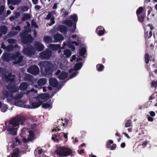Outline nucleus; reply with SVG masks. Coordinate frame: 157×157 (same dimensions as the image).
<instances>
[{"instance_id":"obj_60","label":"nucleus","mask_w":157,"mask_h":157,"mask_svg":"<svg viewBox=\"0 0 157 157\" xmlns=\"http://www.w3.org/2000/svg\"><path fill=\"white\" fill-rule=\"evenodd\" d=\"M149 114L150 116L152 117H154L155 115V113L153 111H151L149 113Z\"/></svg>"},{"instance_id":"obj_40","label":"nucleus","mask_w":157,"mask_h":157,"mask_svg":"<svg viewBox=\"0 0 157 157\" xmlns=\"http://www.w3.org/2000/svg\"><path fill=\"white\" fill-rule=\"evenodd\" d=\"M49 94L48 93L42 94H40L39 97L42 99H45L48 97Z\"/></svg>"},{"instance_id":"obj_22","label":"nucleus","mask_w":157,"mask_h":157,"mask_svg":"<svg viewBox=\"0 0 157 157\" xmlns=\"http://www.w3.org/2000/svg\"><path fill=\"white\" fill-rule=\"evenodd\" d=\"M58 30L62 33H67V28L64 25H60L58 27Z\"/></svg>"},{"instance_id":"obj_1","label":"nucleus","mask_w":157,"mask_h":157,"mask_svg":"<svg viewBox=\"0 0 157 157\" xmlns=\"http://www.w3.org/2000/svg\"><path fill=\"white\" fill-rule=\"evenodd\" d=\"M26 120V117L23 115H18L17 117H13L10 121V124L13 127L9 128L7 130L10 134L15 135L17 134V128L15 127L18 126L20 124L24 125V122Z\"/></svg>"},{"instance_id":"obj_23","label":"nucleus","mask_w":157,"mask_h":157,"mask_svg":"<svg viewBox=\"0 0 157 157\" xmlns=\"http://www.w3.org/2000/svg\"><path fill=\"white\" fill-rule=\"evenodd\" d=\"M20 153L19 149L16 148L13 150L12 153L11 157H18Z\"/></svg>"},{"instance_id":"obj_8","label":"nucleus","mask_w":157,"mask_h":157,"mask_svg":"<svg viewBox=\"0 0 157 157\" xmlns=\"http://www.w3.org/2000/svg\"><path fill=\"white\" fill-rule=\"evenodd\" d=\"M52 51L48 50H46L41 52L40 57L42 59H49L52 55Z\"/></svg>"},{"instance_id":"obj_13","label":"nucleus","mask_w":157,"mask_h":157,"mask_svg":"<svg viewBox=\"0 0 157 157\" xmlns=\"http://www.w3.org/2000/svg\"><path fill=\"white\" fill-rule=\"evenodd\" d=\"M34 46L36 50L38 51H42L44 47L42 44L38 41L35 42Z\"/></svg>"},{"instance_id":"obj_32","label":"nucleus","mask_w":157,"mask_h":157,"mask_svg":"<svg viewBox=\"0 0 157 157\" xmlns=\"http://www.w3.org/2000/svg\"><path fill=\"white\" fill-rule=\"evenodd\" d=\"M70 18L72 20L74 23H76L78 21V16L76 14H75L73 15H71Z\"/></svg>"},{"instance_id":"obj_41","label":"nucleus","mask_w":157,"mask_h":157,"mask_svg":"<svg viewBox=\"0 0 157 157\" xmlns=\"http://www.w3.org/2000/svg\"><path fill=\"white\" fill-rule=\"evenodd\" d=\"M23 94L22 93H20L14 96H13V99L17 100L21 98L23 96Z\"/></svg>"},{"instance_id":"obj_30","label":"nucleus","mask_w":157,"mask_h":157,"mask_svg":"<svg viewBox=\"0 0 157 157\" xmlns=\"http://www.w3.org/2000/svg\"><path fill=\"white\" fill-rule=\"evenodd\" d=\"M44 41L48 43L52 42V38L48 36H44Z\"/></svg>"},{"instance_id":"obj_47","label":"nucleus","mask_w":157,"mask_h":157,"mask_svg":"<svg viewBox=\"0 0 157 157\" xmlns=\"http://www.w3.org/2000/svg\"><path fill=\"white\" fill-rule=\"evenodd\" d=\"M31 25L33 27H34L35 28H37L39 27V26L36 21H33V20L31 22Z\"/></svg>"},{"instance_id":"obj_43","label":"nucleus","mask_w":157,"mask_h":157,"mask_svg":"<svg viewBox=\"0 0 157 157\" xmlns=\"http://www.w3.org/2000/svg\"><path fill=\"white\" fill-rule=\"evenodd\" d=\"M28 132H29V135L28 139L29 140H31L33 139V138L34 137V133L32 131H29Z\"/></svg>"},{"instance_id":"obj_11","label":"nucleus","mask_w":157,"mask_h":157,"mask_svg":"<svg viewBox=\"0 0 157 157\" xmlns=\"http://www.w3.org/2000/svg\"><path fill=\"white\" fill-rule=\"evenodd\" d=\"M6 88L12 94L18 92L19 90L18 87L16 85H12L11 84H8L6 86Z\"/></svg>"},{"instance_id":"obj_24","label":"nucleus","mask_w":157,"mask_h":157,"mask_svg":"<svg viewBox=\"0 0 157 157\" xmlns=\"http://www.w3.org/2000/svg\"><path fill=\"white\" fill-rule=\"evenodd\" d=\"M42 101L39 100L38 102H33L32 103V106L33 108H36L40 106L42 104Z\"/></svg>"},{"instance_id":"obj_27","label":"nucleus","mask_w":157,"mask_h":157,"mask_svg":"<svg viewBox=\"0 0 157 157\" xmlns=\"http://www.w3.org/2000/svg\"><path fill=\"white\" fill-rule=\"evenodd\" d=\"M61 11L62 13L61 17L63 18H65L67 17L69 14V12L67 11L64 8H62L61 10Z\"/></svg>"},{"instance_id":"obj_5","label":"nucleus","mask_w":157,"mask_h":157,"mask_svg":"<svg viewBox=\"0 0 157 157\" xmlns=\"http://www.w3.org/2000/svg\"><path fill=\"white\" fill-rule=\"evenodd\" d=\"M143 11L144 8L142 6H140L137 9L136 12L138 20L141 23L143 22L146 17V13Z\"/></svg>"},{"instance_id":"obj_48","label":"nucleus","mask_w":157,"mask_h":157,"mask_svg":"<svg viewBox=\"0 0 157 157\" xmlns=\"http://www.w3.org/2000/svg\"><path fill=\"white\" fill-rule=\"evenodd\" d=\"M151 87L156 88L157 87V81H152L151 83Z\"/></svg>"},{"instance_id":"obj_38","label":"nucleus","mask_w":157,"mask_h":157,"mask_svg":"<svg viewBox=\"0 0 157 157\" xmlns=\"http://www.w3.org/2000/svg\"><path fill=\"white\" fill-rule=\"evenodd\" d=\"M64 54L68 58L71 56V53L69 50L66 49L64 51Z\"/></svg>"},{"instance_id":"obj_31","label":"nucleus","mask_w":157,"mask_h":157,"mask_svg":"<svg viewBox=\"0 0 157 157\" xmlns=\"http://www.w3.org/2000/svg\"><path fill=\"white\" fill-rule=\"evenodd\" d=\"M7 30V28L6 26H2L0 28V32L2 34L5 35L6 33Z\"/></svg>"},{"instance_id":"obj_39","label":"nucleus","mask_w":157,"mask_h":157,"mask_svg":"<svg viewBox=\"0 0 157 157\" xmlns=\"http://www.w3.org/2000/svg\"><path fill=\"white\" fill-rule=\"evenodd\" d=\"M12 48L13 47L12 46H8L7 48L3 42L2 43L1 48L5 50L7 48V49L9 50H11L12 49Z\"/></svg>"},{"instance_id":"obj_61","label":"nucleus","mask_w":157,"mask_h":157,"mask_svg":"<svg viewBox=\"0 0 157 157\" xmlns=\"http://www.w3.org/2000/svg\"><path fill=\"white\" fill-rule=\"evenodd\" d=\"M14 29L16 30H21V28L20 26L18 25L14 28Z\"/></svg>"},{"instance_id":"obj_49","label":"nucleus","mask_w":157,"mask_h":157,"mask_svg":"<svg viewBox=\"0 0 157 157\" xmlns=\"http://www.w3.org/2000/svg\"><path fill=\"white\" fill-rule=\"evenodd\" d=\"M51 22L49 24V26H51L55 24V17L53 16L51 19Z\"/></svg>"},{"instance_id":"obj_35","label":"nucleus","mask_w":157,"mask_h":157,"mask_svg":"<svg viewBox=\"0 0 157 157\" xmlns=\"http://www.w3.org/2000/svg\"><path fill=\"white\" fill-rule=\"evenodd\" d=\"M150 60V56L148 54L146 53L144 55V60L145 63L147 64L149 63Z\"/></svg>"},{"instance_id":"obj_51","label":"nucleus","mask_w":157,"mask_h":157,"mask_svg":"<svg viewBox=\"0 0 157 157\" xmlns=\"http://www.w3.org/2000/svg\"><path fill=\"white\" fill-rule=\"evenodd\" d=\"M78 72L77 71L74 72L70 75V78H71L75 77L78 75Z\"/></svg>"},{"instance_id":"obj_36","label":"nucleus","mask_w":157,"mask_h":157,"mask_svg":"<svg viewBox=\"0 0 157 157\" xmlns=\"http://www.w3.org/2000/svg\"><path fill=\"white\" fill-rule=\"evenodd\" d=\"M148 31H147L145 33L144 37L146 39L150 38L152 36V33L151 30L150 31L149 34H148Z\"/></svg>"},{"instance_id":"obj_34","label":"nucleus","mask_w":157,"mask_h":157,"mask_svg":"<svg viewBox=\"0 0 157 157\" xmlns=\"http://www.w3.org/2000/svg\"><path fill=\"white\" fill-rule=\"evenodd\" d=\"M86 51V49L84 47L82 48L80 50L79 55L81 56H83V58L85 57V56H84Z\"/></svg>"},{"instance_id":"obj_21","label":"nucleus","mask_w":157,"mask_h":157,"mask_svg":"<svg viewBox=\"0 0 157 157\" xmlns=\"http://www.w3.org/2000/svg\"><path fill=\"white\" fill-rule=\"evenodd\" d=\"M29 86V84L27 82H22L20 84L19 89L21 91L25 90L28 89Z\"/></svg>"},{"instance_id":"obj_17","label":"nucleus","mask_w":157,"mask_h":157,"mask_svg":"<svg viewBox=\"0 0 157 157\" xmlns=\"http://www.w3.org/2000/svg\"><path fill=\"white\" fill-rule=\"evenodd\" d=\"M105 32L104 28L101 26H98L96 29V32L99 36H102Z\"/></svg>"},{"instance_id":"obj_46","label":"nucleus","mask_w":157,"mask_h":157,"mask_svg":"<svg viewBox=\"0 0 157 157\" xmlns=\"http://www.w3.org/2000/svg\"><path fill=\"white\" fill-rule=\"evenodd\" d=\"M51 105L49 103H46L42 105V107L44 109H47L50 107Z\"/></svg>"},{"instance_id":"obj_4","label":"nucleus","mask_w":157,"mask_h":157,"mask_svg":"<svg viewBox=\"0 0 157 157\" xmlns=\"http://www.w3.org/2000/svg\"><path fill=\"white\" fill-rule=\"evenodd\" d=\"M55 152L60 157H66L72 155V151L69 148L60 147L57 148L55 151Z\"/></svg>"},{"instance_id":"obj_57","label":"nucleus","mask_w":157,"mask_h":157,"mask_svg":"<svg viewBox=\"0 0 157 157\" xmlns=\"http://www.w3.org/2000/svg\"><path fill=\"white\" fill-rule=\"evenodd\" d=\"M156 94V95H157V92H155L149 98V100H151L155 98V97L154 96V95Z\"/></svg>"},{"instance_id":"obj_14","label":"nucleus","mask_w":157,"mask_h":157,"mask_svg":"<svg viewBox=\"0 0 157 157\" xmlns=\"http://www.w3.org/2000/svg\"><path fill=\"white\" fill-rule=\"evenodd\" d=\"M15 77L14 75H12L11 73H10L7 75L5 76V78L7 82L12 83L14 82Z\"/></svg>"},{"instance_id":"obj_25","label":"nucleus","mask_w":157,"mask_h":157,"mask_svg":"<svg viewBox=\"0 0 157 157\" xmlns=\"http://www.w3.org/2000/svg\"><path fill=\"white\" fill-rule=\"evenodd\" d=\"M21 2V0H7V4L8 5H18Z\"/></svg>"},{"instance_id":"obj_44","label":"nucleus","mask_w":157,"mask_h":157,"mask_svg":"<svg viewBox=\"0 0 157 157\" xmlns=\"http://www.w3.org/2000/svg\"><path fill=\"white\" fill-rule=\"evenodd\" d=\"M113 141L112 140H109L107 142L106 145V147L107 148H110V147L111 146V144H113Z\"/></svg>"},{"instance_id":"obj_10","label":"nucleus","mask_w":157,"mask_h":157,"mask_svg":"<svg viewBox=\"0 0 157 157\" xmlns=\"http://www.w3.org/2000/svg\"><path fill=\"white\" fill-rule=\"evenodd\" d=\"M56 75H58V78L60 80H64L68 76L67 73L65 71H61L59 70H58L55 73Z\"/></svg>"},{"instance_id":"obj_62","label":"nucleus","mask_w":157,"mask_h":157,"mask_svg":"<svg viewBox=\"0 0 157 157\" xmlns=\"http://www.w3.org/2000/svg\"><path fill=\"white\" fill-rule=\"evenodd\" d=\"M16 19L14 16H12L10 17V20L11 21H14Z\"/></svg>"},{"instance_id":"obj_16","label":"nucleus","mask_w":157,"mask_h":157,"mask_svg":"<svg viewBox=\"0 0 157 157\" xmlns=\"http://www.w3.org/2000/svg\"><path fill=\"white\" fill-rule=\"evenodd\" d=\"M49 83L51 86L55 87H57L59 84L56 79L52 78H51L49 79Z\"/></svg>"},{"instance_id":"obj_53","label":"nucleus","mask_w":157,"mask_h":157,"mask_svg":"<svg viewBox=\"0 0 157 157\" xmlns=\"http://www.w3.org/2000/svg\"><path fill=\"white\" fill-rule=\"evenodd\" d=\"M5 9V7L3 6H0V15L2 14Z\"/></svg>"},{"instance_id":"obj_2","label":"nucleus","mask_w":157,"mask_h":157,"mask_svg":"<svg viewBox=\"0 0 157 157\" xmlns=\"http://www.w3.org/2000/svg\"><path fill=\"white\" fill-rule=\"evenodd\" d=\"M41 72L44 75H50L53 71V65L50 61H43L39 63Z\"/></svg>"},{"instance_id":"obj_3","label":"nucleus","mask_w":157,"mask_h":157,"mask_svg":"<svg viewBox=\"0 0 157 157\" xmlns=\"http://www.w3.org/2000/svg\"><path fill=\"white\" fill-rule=\"evenodd\" d=\"M24 28L25 30L20 33L19 35L21 38V42L24 44H28L33 42V38L31 34H28L31 31V29H29L28 30H27L26 26H25Z\"/></svg>"},{"instance_id":"obj_50","label":"nucleus","mask_w":157,"mask_h":157,"mask_svg":"<svg viewBox=\"0 0 157 157\" xmlns=\"http://www.w3.org/2000/svg\"><path fill=\"white\" fill-rule=\"evenodd\" d=\"M8 43L10 44H14L16 43V40L13 39H8Z\"/></svg>"},{"instance_id":"obj_28","label":"nucleus","mask_w":157,"mask_h":157,"mask_svg":"<svg viewBox=\"0 0 157 157\" xmlns=\"http://www.w3.org/2000/svg\"><path fill=\"white\" fill-rule=\"evenodd\" d=\"M83 65L82 63L79 62L75 64L74 67V70L76 71L80 69Z\"/></svg>"},{"instance_id":"obj_12","label":"nucleus","mask_w":157,"mask_h":157,"mask_svg":"<svg viewBox=\"0 0 157 157\" xmlns=\"http://www.w3.org/2000/svg\"><path fill=\"white\" fill-rule=\"evenodd\" d=\"M24 80L28 82L31 84H33L36 81L33 76L31 75L26 73L24 77Z\"/></svg>"},{"instance_id":"obj_42","label":"nucleus","mask_w":157,"mask_h":157,"mask_svg":"<svg viewBox=\"0 0 157 157\" xmlns=\"http://www.w3.org/2000/svg\"><path fill=\"white\" fill-rule=\"evenodd\" d=\"M53 14H55V11H53L50 12H49L48 13V14L47 15V17L46 18V19L49 20L50 19H51V18L53 16L52 15Z\"/></svg>"},{"instance_id":"obj_64","label":"nucleus","mask_w":157,"mask_h":157,"mask_svg":"<svg viewBox=\"0 0 157 157\" xmlns=\"http://www.w3.org/2000/svg\"><path fill=\"white\" fill-rule=\"evenodd\" d=\"M71 48V50L73 51H74L75 49V47L73 45H71L70 47Z\"/></svg>"},{"instance_id":"obj_58","label":"nucleus","mask_w":157,"mask_h":157,"mask_svg":"<svg viewBox=\"0 0 157 157\" xmlns=\"http://www.w3.org/2000/svg\"><path fill=\"white\" fill-rule=\"evenodd\" d=\"M147 26H149L150 28V29L151 31L152 30H153L154 28V27L153 26V25L151 24H149Z\"/></svg>"},{"instance_id":"obj_15","label":"nucleus","mask_w":157,"mask_h":157,"mask_svg":"<svg viewBox=\"0 0 157 157\" xmlns=\"http://www.w3.org/2000/svg\"><path fill=\"white\" fill-rule=\"evenodd\" d=\"M2 58L3 61L9 62L12 59V55L9 53H4L2 56Z\"/></svg>"},{"instance_id":"obj_6","label":"nucleus","mask_w":157,"mask_h":157,"mask_svg":"<svg viewBox=\"0 0 157 157\" xmlns=\"http://www.w3.org/2000/svg\"><path fill=\"white\" fill-rule=\"evenodd\" d=\"M27 47H24L23 50V53L25 55H33L35 53V50L34 47L29 44H27Z\"/></svg>"},{"instance_id":"obj_29","label":"nucleus","mask_w":157,"mask_h":157,"mask_svg":"<svg viewBox=\"0 0 157 157\" xmlns=\"http://www.w3.org/2000/svg\"><path fill=\"white\" fill-rule=\"evenodd\" d=\"M63 24L68 27H71L74 23L70 20H67L63 22Z\"/></svg>"},{"instance_id":"obj_56","label":"nucleus","mask_w":157,"mask_h":157,"mask_svg":"<svg viewBox=\"0 0 157 157\" xmlns=\"http://www.w3.org/2000/svg\"><path fill=\"white\" fill-rule=\"evenodd\" d=\"M15 142L16 144L17 143L18 144H19L21 143V141L17 137H15Z\"/></svg>"},{"instance_id":"obj_54","label":"nucleus","mask_w":157,"mask_h":157,"mask_svg":"<svg viewBox=\"0 0 157 157\" xmlns=\"http://www.w3.org/2000/svg\"><path fill=\"white\" fill-rule=\"evenodd\" d=\"M117 145L115 144H113L110 147V150H114L116 147Z\"/></svg>"},{"instance_id":"obj_55","label":"nucleus","mask_w":157,"mask_h":157,"mask_svg":"<svg viewBox=\"0 0 157 157\" xmlns=\"http://www.w3.org/2000/svg\"><path fill=\"white\" fill-rule=\"evenodd\" d=\"M57 136L56 134L53 135V136L52 137V140H54V141H58V140L56 139Z\"/></svg>"},{"instance_id":"obj_37","label":"nucleus","mask_w":157,"mask_h":157,"mask_svg":"<svg viewBox=\"0 0 157 157\" xmlns=\"http://www.w3.org/2000/svg\"><path fill=\"white\" fill-rule=\"evenodd\" d=\"M104 67V66L101 64H98L96 66L97 70L98 71H102L103 70Z\"/></svg>"},{"instance_id":"obj_9","label":"nucleus","mask_w":157,"mask_h":157,"mask_svg":"<svg viewBox=\"0 0 157 157\" xmlns=\"http://www.w3.org/2000/svg\"><path fill=\"white\" fill-rule=\"evenodd\" d=\"M28 72L33 75H36L39 73V69L37 66L34 65L30 66L28 69Z\"/></svg>"},{"instance_id":"obj_63","label":"nucleus","mask_w":157,"mask_h":157,"mask_svg":"<svg viewBox=\"0 0 157 157\" xmlns=\"http://www.w3.org/2000/svg\"><path fill=\"white\" fill-rule=\"evenodd\" d=\"M147 120L149 121L152 122L153 121L154 119L153 117L149 116L147 117Z\"/></svg>"},{"instance_id":"obj_59","label":"nucleus","mask_w":157,"mask_h":157,"mask_svg":"<svg viewBox=\"0 0 157 157\" xmlns=\"http://www.w3.org/2000/svg\"><path fill=\"white\" fill-rule=\"evenodd\" d=\"M20 15V13L19 12H17L15 13L14 16L16 18L18 17Z\"/></svg>"},{"instance_id":"obj_26","label":"nucleus","mask_w":157,"mask_h":157,"mask_svg":"<svg viewBox=\"0 0 157 157\" xmlns=\"http://www.w3.org/2000/svg\"><path fill=\"white\" fill-rule=\"evenodd\" d=\"M47 82L46 79L42 78L39 79L37 82V84L39 86H42L45 84Z\"/></svg>"},{"instance_id":"obj_52","label":"nucleus","mask_w":157,"mask_h":157,"mask_svg":"<svg viewBox=\"0 0 157 157\" xmlns=\"http://www.w3.org/2000/svg\"><path fill=\"white\" fill-rule=\"evenodd\" d=\"M73 28L71 29V31L72 33H74L76 29V23H74Z\"/></svg>"},{"instance_id":"obj_45","label":"nucleus","mask_w":157,"mask_h":157,"mask_svg":"<svg viewBox=\"0 0 157 157\" xmlns=\"http://www.w3.org/2000/svg\"><path fill=\"white\" fill-rule=\"evenodd\" d=\"M132 121L131 120H127V122L125 123V127H130L132 124Z\"/></svg>"},{"instance_id":"obj_18","label":"nucleus","mask_w":157,"mask_h":157,"mask_svg":"<svg viewBox=\"0 0 157 157\" xmlns=\"http://www.w3.org/2000/svg\"><path fill=\"white\" fill-rule=\"evenodd\" d=\"M3 95L9 101L11 102L13 100V95L12 93H10L8 91H6L4 93Z\"/></svg>"},{"instance_id":"obj_20","label":"nucleus","mask_w":157,"mask_h":157,"mask_svg":"<svg viewBox=\"0 0 157 157\" xmlns=\"http://www.w3.org/2000/svg\"><path fill=\"white\" fill-rule=\"evenodd\" d=\"M48 48L52 51H56L59 49H61L60 45V44H50L49 45Z\"/></svg>"},{"instance_id":"obj_7","label":"nucleus","mask_w":157,"mask_h":157,"mask_svg":"<svg viewBox=\"0 0 157 157\" xmlns=\"http://www.w3.org/2000/svg\"><path fill=\"white\" fill-rule=\"evenodd\" d=\"M23 56L18 52H17L12 55V59L14 60L15 64H19L23 60Z\"/></svg>"},{"instance_id":"obj_33","label":"nucleus","mask_w":157,"mask_h":157,"mask_svg":"<svg viewBox=\"0 0 157 157\" xmlns=\"http://www.w3.org/2000/svg\"><path fill=\"white\" fill-rule=\"evenodd\" d=\"M31 18L30 16L29 13H25L21 18V21H23L29 20Z\"/></svg>"},{"instance_id":"obj_19","label":"nucleus","mask_w":157,"mask_h":157,"mask_svg":"<svg viewBox=\"0 0 157 157\" xmlns=\"http://www.w3.org/2000/svg\"><path fill=\"white\" fill-rule=\"evenodd\" d=\"M54 42H57L58 41H60L64 39V38L62 35L60 34L57 33L53 35Z\"/></svg>"}]
</instances>
